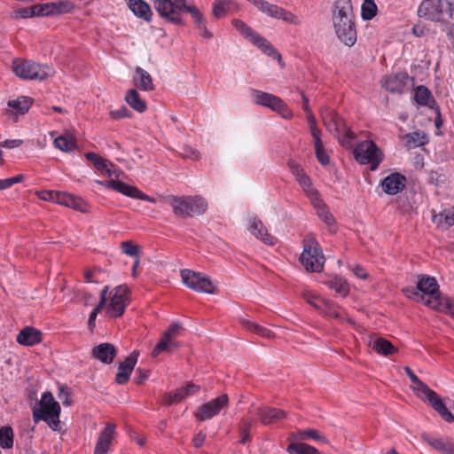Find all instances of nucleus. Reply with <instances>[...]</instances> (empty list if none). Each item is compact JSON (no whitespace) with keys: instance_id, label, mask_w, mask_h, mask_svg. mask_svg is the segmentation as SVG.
Instances as JSON below:
<instances>
[{"instance_id":"obj_1","label":"nucleus","mask_w":454,"mask_h":454,"mask_svg":"<svg viewBox=\"0 0 454 454\" xmlns=\"http://www.w3.org/2000/svg\"><path fill=\"white\" fill-rule=\"evenodd\" d=\"M333 23L339 40L348 47L353 46L356 42V30L351 0L334 3Z\"/></svg>"},{"instance_id":"obj_2","label":"nucleus","mask_w":454,"mask_h":454,"mask_svg":"<svg viewBox=\"0 0 454 454\" xmlns=\"http://www.w3.org/2000/svg\"><path fill=\"white\" fill-rule=\"evenodd\" d=\"M407 376L413 383V391L423 401H427L435 410L439 415L447 422L454 421V416L445 406L439 395L432 389H430L425 383H423L412 372V370L405 366L403 368Z\"/></svg>"},{"instance_id":"obj_3","label":"nucleus","mask_w":454,"mask_h":454,"mask_svg":"<svg viewBox=\"0 0 454 454\" xmlns=\"http://www.w3.org/2000/svg\"><path fill=\"white\" fill-rule=\"evenodd\" d=\"M167 201L174 214L182 218L202 215L207 209V201L200 195L169 196Z\"/></svg>"},{"instance_id":"obj_4","label":"nucleus","mask_w":454,"mask_h":454,"mask_svg":"<svg viewBox=\"0 0 454 454\" xmlns=\"http://www.w3.org/2000/svg\"><path fill=\"white\" fill-rule=\"evenodd\" d=\"M59 414L60 406L50 392L43 393L37 406L33 409L35 423L43 420L54 431L59 428Z\"/></svg>"},{"instance_id":"obj_5","label":"nucleus","mask_w":454,"mask_h":454,"mask_svg":"<svg viewBox=\"0 0 454 454\" xmlns=\"http://www.w3.org/2000/svg\"><path fill=\"white\" fill-rule=\"evenodd\" d=\"M405 295L421 301L427 307L433 309L429 303L432 300L442 302L445 297H442L439 293V285L433 277L422 276L419 278L416 288H405Z\"/></svg>"},{"instance_id":"obj_6","label":"nucleus","mask_w":454,"mask_h":454,"mask_svg":"<svg viewBox=\"0 0 454 454\" xmlns=\"http://www.w3.org/2000/svg\"><path fill=\"white\" fill-rule=\"evenodd\" d=\"M453 5L449 0H424L418 15L431 21L446 22L453 19Z\"/></svg>"},{"instance_id":"obj_7","label":"nucleus","mask_w":454,"mask_h":454,"mask_svg":"<svg viewBox=\"0 0 454 454\" xmlns=\"http://www.w3.org/2000/svg\"><path fill=\"white\" fill-rule=\"evenodd\" d=\"M12 72L24 80H44L53 74L48 66H42L31 60L17 59L12 61Z\"/></svg>"},{"instance_id":"obj_8","label":"nucleus","mask_w":454,"mask_h":454,"mask_svg":"<svg viewBox=\"0 0 454 454\" xmlns=\"http://www.w3.org/2000/svg\"><path fill=\"white\" fill-rule=\"evenodd\" d=\"M300 260L308 271L319 272L323 270L325 256L319 244L314 238H308L305 240Z\"/></svg>"},{"instance_id":"obj_9","label":"nucleus","mask_w":454,"mask_h":454,"mask_svg":"<svg viewBox=\"0 0 454 454\" xmlns=\"http://www.w3.org/2000/svg\"><path fill=\"white\" fill-rule=\"evenodd\" d=\"M234 27L247 40L252 42L254 45L259 47L268 56L276 58L281 63V55L277 50L268 42L265 38L261 36L254 31L249 26L240 20H234L232 21Z\"/></svg>"},{"instance_id":"obj_10","label":"nucleus","mask_w":454,"mask_h":454,"mask_svg":"<svg viewBox=\"0 0 454 454\" xmlns=\"http://www.w3.org/2000/svg\"><path fill=\"white\" fill-rule=\"evenodd\" d=\"M355 159L361 164H369L375 170L383 160V154L376 144L371 140L359 143L354 150Z\"/></svg>"},{"instance_id":"obj_11","label":"nucleus","mask_w":454,"mask_h":454,"mask_svg":"<svg viewBox=\"0 0 454 454\" xmlns=\"http://www.w3.org/2000/svg\"><path fill=\"white\" fill-rule=\"evenodd\" d=\"M159 15L174 24H181L182 15L186 7L185 0H153Z\"/></svg>"},{"instance_id":"obj_12","label":"nucleus","mask_w":454,"mask_h":454,"mask_svg":"<svg viewBox=\"0 0 454 454\" xmlns=\"http://www.w3.org/2000/svg\"><path fill=\"white\" fill-rule=\"evenodd\" d=\"M129 303V289L126 286H118L106 292L105 305L107 314L112 317H121Z\"/></svg>"},{"instance_id":"obj_13","label":"nucleus","mask_w":454,"mask_h":454,"mask_svg":"<svg viewBox=\"0 0 454 454\" xmlns=\"http://www.w3.org/2000/svg\"><path fill=\"white\" fill-rule=\"evenodd\" d=\"M251 97L255 105L269 107L278 112L285 119L293 117L292 111L284 101L273 94L253 89L251 90Z\"/></svg>"},{"instance_id":"obj_14","label":"nucleus","mask_w":454,"mask_h":454,"mask_svg":"<svg viewBox=\"0 0 454 454\" xmlns=\"http://www.w3.org/2000/svg\"><path fill=\"white\" fill-rule=\"evenodd\" d=\"M180 276L183 283L190 289L210 294L215 293L213 283L202 273L184 269L180 271Z\"/></svg>"},{"instance_id":"obj_15","label":"nucleus","mask_w":454,"mask_h":454,"mask_svg":"<svg viewBox=\"0 0 454 454\" xmlns=\"http://www.w3.org/2000/svg\"><path fill=\"white\" fill-rule=\"evenodd\" d=\"M95 182L101 186L114 190L127 197L141 200L151 203L156 202L155 199L142 192L137 187L127 184L121 181L112 179L109 181L96 180Z\"/></svg>"},{"instance_id":"obj_16","label":"nucleus","mask_w":454,"mask_h":454,"mask_svg":"<svg viewBox=\"0 0 454 454\" xmlns=\"http://www.w3.org/2000/svg\"><path fill=\"white\" fill-rule=\"evenodd\" d=\"M229 397L223 394L215 399L199 406L195 412V418L200 421L211 419L220 413V411L228 406Z\"/></svg>"},{"instance_id":"obj_17","label":"nucleus","mask_w":454,"mask_h":454,"mask_svg":"<svg viewBox=\"0 0 454 454\" xmlns=\"http://www.w3.org/2000/svg\"><path fill=\"white\" fill-rule=\"evenodd\" d=\"M292 174L301 187L302 191L309 200H316L318 192L313 187L310 177L306 174L304 169L296 162L290 161L288 163Z\"/></svg>"},{"instance_id":"obj_18","label":"nucleus","mask_w":454,"mask_h":454,"mask_svg":"<svg viewBox=\"0 0 454 454\" xmlns=\"http://www.w3.org/2000/svg\"><path fill=\"white\" fill-rule=\"evenodd\" d=\"M320 116L326 129L339 137L343 128H346L341 118L332 109L323 107L320 110Z\"/></svg>"},{"instance_id":"obj_19","label":"nucleus","mask_w":454,"mask_h":454,"mask_svg":"<svg viewBox=\"0 0 454 454\" xmlns=\"http://www.w3.org/2000/svg\"><path fill=\"white\" fill-rule=\"evenodd\" d=\"M116 434V426L107 423L100 432L95 445L94 454H106Z\"/></svg>"},{"instance_id":"obj_20","label":"nucleus","mask_w":454,"mask_h":454,"mask_svg":"<svg viewBox=\"0 0 454 454\" xmlns=\"http://www.w3.org/2000/svg\"><path fill=\"white\" fill-rule=\"evenodd\" d=\"M254 414L264 426L276 423L286 418V412L285 411L269 406L257 408L254 411Z\"/></svg>"},{"instance_id":"obj_21","label":"nucleus","mask_w":454,"mask_h":454,"mask_svg":"<svg viewBox=\"0 0 454 454\" xmlns=\"http://www.w3.org/2000/svg\"><path fill=\"white\" fill-rule=\"evenodd\" d=\"M247 229L252 235L264 244L271 246L276 243V239L268 233V230L263 223L256 216H252L248 219Z\"/></svg>"},{"instance_id":"obj_22","label":"nucleus","mask_w":454,"mask_h":454,"mask_svg":"<svg viewBox=\"0 0 454 454\" xmlns=\"http://www.w3.org/2000/svg\"><path fill=\"white\" fill-rule=\"evenodd\" d=\"M410 77L405 73H398L385 76L382 81V86L389 92H403L408 85Z\"/></svg>"},{"instance_id":"obj_23","label":"nucleus","mask_w":454,"mask_h":454,"mask_svg":"<svg viewBox=\"0 0 454 454\" xmlns=\"http://www.w3.org/2000/svg\"><path fill=\"white\" fill-rule=\"evenodd\" d=\"M138 352L133 351L123 362L119 364V372L116 374L115 380L122 385L128 382L129 376L137 362Z\"/></svg>"},{"instance_id":"obj_24","label":"nucleus","mask_w":454,"mask_h":454,"mask_svg":"<svg viewBox=\"0 0 454 454\" xmlns=\"http://www.w3.org/2000/svg\"><path fill=\"white\" fill-rule=\"evenodd\" d=\"M421 438L424 442L442 454H454V441L451 439L431 437L427 434H422Z\"/></svg>"},{"instance_id":"obj_25","label":"nucleus","mask_w":454,"mask_h":454,"mask_svg":"<svg viewBox=\"0 0 454 454\" xmlns=\"http://www.w3.org/2000/svg\"><path fill=\"white\" fill-rule=\"evenodd\" d=\"M116 353L117 350L113 344L100 343L92 348L91 356L103 364H110L114 361Z\"/></svg>"},{"instance_id":"obj_26","label":"nucleus","mask_w":454,"mask_h":454,"mask_svg":"<svg viewBox=\"0 0 454 454\" xmlns=\"http://www.w3.org/2000/svg\"><path fill=\"white\" fill-rule=\"evenodd\" d=\"M405 178L399 173H394L383 179L382 190L389 195H395L404 188Z\"/></svg>"},{"instance_id":"obj_27","label":"nucleus","mask_w":454,"mask_h":454,"mask_svg":"<svg viewBox=\"0 0 454 454\" xmlns=\"http://www.w3.org/2000/svg\"><path fill=\"white\" fill-rule=\"evenodd\" d=\"M16 340L23 346H34L42 341V333L34 327L27 326L19 333Z\"/></svg>"},{"instance_id":"obj_28","label":"nucleus","mask_w":454,"mask_h":454,"mask_svg":"<svg viewBox=\"0 0 454 454\" xmlns=\"http://www.w3.org/2000/svg\"><path fill=\"white\" fill-rule=\"evenodd\" d=\"M369 347L381 356H390L398 351V349L392 345V343L380 337H371Z\"/></svg>"},{"instance_id":"obj_29","label":"nucleus","mask_w":454,"mask_h":454,"mask_svg":"<svg viewBox=\"0 0 454 454\" xmlns=\"http://www.w3.org/2000/svg\"><path fill=\"white\" fill-rule=\"evenodd\" d=\"M129 10L138 18L146 21L152 19V10L147 3L143 0H125Z\"/></svg>"},{"instance_id":"obj_30","label":"nucleus","mask_w":454,"mask_h":454,"mask_svg":"<svg viewBox=\"0 0 454 454\" xmlns=\"http://www.w3.org/2000/svg\"><path fill=\"white\" fill-rule=\"evenodd\" d=\"M433 223L437 228L447 230L454 225V207L449 209H445L439 214H434L432 215Z\"/></svg>"},{"instance_id":"obj_31","label":"nucleus","mask_w":454,"mask_h":454,"mask_svg":"<svg viewBox=\"0 0 454 454\" xmlns=\"http://www.w3.org/2000/svg\"><path fill=\"white\" fill-rule=\"evenodd\" d=\"M133 81L134 84L143 90L148 91L154 89L150 74L141 67L136 68Z\"/></svg>"},{"instance_id":"obj_32","label":"nucleus","mask_w":454,"mask_h":454,"mask_svg":"<svg viewBox=\"0 0 454 454\" xmlns=\"http://www.w3.org/2000/svg\"><path fill=\"white\" fill-rule=\"evenodd\" d=\"M288 439L292 441H304L307 439H311L322 442L324 443H328V440L323 434H321L319 431L312 428L299 430L296 433H292L290 434Z\"/></svg>"},{"instance_id":"obj_33","label":"nucleus","mask_w":454,"mask_h":454,"mask_svg":"<svg viewBox=\"0 0 454 454\" xmlns=\"http://www.w3.org/2000/svg\"><path fill=\"white\" fill-rule=\"evenodd\" d=\"M32 98L28 97H20L15 100H10L8 106L9 114H25L32 105Z\"/></svg>"},{"instance_id":"obj_34","label":"nucleus","mask_w":454,"mask_h":454,"mask_svg":"<svg viewBox=\"0 0 454 454\" xmlns=\"http://www.w3.org/2000/svg\"><path fill=\"white\" fill-rule=\"evenodd\" d=\"M184 12H187L191 14L192 17L196 27L199 30H200L205 37L210 38L212 36V34L207 29L205 20L203 17V14L200 12V11L196 6H188L186 4V7L184 8Z\"/></svg>"},{"instance_id":"obj_35","label":"nucleus","mask_w":454,"mask_h":454,"mask_svg":"<svg viewBox=\"0 0 454 454\" xmlns=\"http://www.w3.org/2000/svg\"><path fill=\"white\" fill-rule=\"evenodd\" d=\"M253 4L262 13L275 19H278L282 7L269 3L266 0H252Z\"/></svg>"},{"instance_id":"obj_36","label":"nucleus","mask_w":454,"mask_h":454,"mask_svg":"<svg viewBox=\"0 0 454 454\" xmlns=\"http://www.w3.org/2000/svg\"><path fill=\"white\" fill-rule=\"evenodd\" d=\"M240 323L246 330L252 332L259 336H262L266 339H272L274 337V333L270 329L260 325H257L256 323L252 322L249 319L241 318Z\"/></svg>"},{"instance_id":"obj_37","label":"nucleus","mask_w":454,"mask_h":454,"mask_svg":"<svg viewBox=\"0 0 454 454\" xmlns=\"http://www.w3.org/2000/svg\"><path fill=\"white\" fill-rule=\"evenodd\" d=\"M179 347V344L176 340L162 335L161 339L152 351L153 357L158 356L161 352H173Z\"/></svg>"},{"instance_id":"obj_38","label":"nucleus","mask_w":454,"mask_h":454,"mask_svg":"<svg viewBox=\"0 0 454 454\" xmlns=\"http://www.w3.org/2000/svg\"><path fill=\"white\" fill-rule=\"evenodd\" d=\"M54 145L62 152L69 153L75 149L77 145L75 138L71 134L65 133L54 139Z\"/></svg>"},{"instance_id":"obj_39","label":"nucleus","mask_w":454,"mask_h":454,"mask_svg":"<svg viewBox=\"0 0 454 454\" xmlns=\"http://www.w3.org/2000/svg\"><path fill=\"white\" fill-rule=\"evenodd\" d=\"M405 146L408 149L422 146L427 143V137L423 131H414L403 137Z\"/></svg>"},{"instance_id":"obj_40","label":"nucleus","mask_w":454,"mask_h":454,"mask_svg":"<svg viewBox=\"0 0 454 454\" xmlns=\"http://www.w3.org/2000/svg\"><path fill=\"white\" fill-rule=\"evenodd\" d=\"M125 100L129 106L138 113H143L146 109V103L143 100L135 89L129 90L125 96Z\"/></svg>"},{"instance_id":"obj_41","label":"nucleus","mask_w":454,"mask_h":454,"mask_svg":"<svg viewBox=\"0 0 454 454\" xmlns=\"http://www.w3.org/2000/svg\"><path fill=\"white\" fill-rule=\"evenodd\" d=\"M309 200L313 204L314 207L316 208L318 216L322 220H324L328 225H331L333 223V217L331 215V213L329 212L325 204L320 199L319 194L317 195L316 200Z\"/></svg>"},{"instance_id":"obj_42","label":"nucleus","mask_w":454,"mask_h":454,"mask_svg":"<svg viewBox=\"0 0 454 454\" xmlns=\"http://www.w3.org/2000/svg\"><path fill=\"white\" fill-rule=\"evenodd\" d=\"M326 284L329 288L334 290L337 294L343 297L349 294L348 283L342 278L335 276L329 279Z\"/></svg>"},{"instance_id":"obj_43","label":"nucleus","mask_w":454,"mask_h":454,"mask_svg":"<svg viewBox=\"0 0 454 454\" xmlns=\"http://www.w3.org/2000/svg\"><path fill=\"white\" fill-rule=\"evenodd\" d=\"M286 451L289 454H320L317 449L303 442H291Z\"/></svg>"},{"instance_id":"obj_44","label":"nucleus","mask_w":454,"mask_h":454,"mask_svg":"<svg viewBox=\"0 0 454 454\" xmlns=\"http://www.w3.org/2000/svg\"><path fill=\"white\" fill-rule=\"evenodd\" d=\"M232 6V0H215L213 4V15L216 18L223 17L231 11Z\"/></svg>"},{"instance_id":"obj_45","label":"nucleus","mask_w":454,"mask_h":454,"mask_svg":"<svg viewBox=\"0 0 454 454\" xmlns=\"http://www.w3.org/2000/svg\"><path fill=\"white\" fill-rule=\"evenodd\" d=\"M429 303L433 306V309L450 314L454 317V301L445 297L442 302L432 300Z\"/></svg>"},{"instance_id":"obj_46","label":"nucleus","mask_w":454,"mask_h":454,"mask_svg":"<svg viewBox=\"0 0 454 454\" xmlns=\"http://www.w3.org/2000/svg\"><path fill=\"white\" fill-rule=\"evenodd\" d=\"M415 101L421 106H429L434 101L430 90L425 86H419L414 94Z\"/></svg>"},{"instance_id":"obj_47","label":"nucleus","mask_w":454,"mask_h":454,"mask_svg":"<svg viewBox=\"0 0 454 454\" xmlns=\"http://www.w3.org/2000/svg\"><path fill=\"white\" fill-rule=\"evenodd\" d=\"M303 298L305 301L316 308L317 309L320 310V309H323V307L330 308V301L324 299L317 294H314L310 292H305L303 294Z\"/></svg>"},{"instance_id":"obj_48","label":"nucleus","mask_w":454,"mask_h":454,"mask_svg":"<svg viewBox=\"0 0 454 454\" xmlns=\"http://www.w3.org/2000/svg\"><path fill=\"white\" fill-rule=\"evenodd\" d=\"M13 445V430L11 427L0 428V446L3 449H10Z\"/></svg>"},{"instance_id":"obj_49","label":"nucleus","mask_w":454,"mask_h":454,"mask_svg":"<svg viewBox=\"0 0 454 454\" xmlns=\"http://www.w3.org/2000/svg\"><path fill=\"white\" fill-rule=\"evenodd\" d=\"M377 10L374 0H364L361 7V16L364 20H370L376 16Z\"/></svg>"},{"instance_id":"obj_50","label":"nucleus","mask_w":454,"mask_h":454,"mask_svg":"<svg viewBox=\"0 0 454 454\" xmlns=\"http://www.w3.org/2000/svg\"><path fill=\"white\" fill-rule=\"evenodd\" d=\"M108 290V286H105L104 289L100 293V301L99 303L94 308V309L91 311L90 317H89V326L93 327L95 325V320L98 314V312L101 311V309L105 307L106 303V292Z\"/></svg>"},{"instance_id":"obj_51","label":"nucleus","mask_w":454,"mask_h":454,"mask_svg":"<svg viewBox=\"0 0 454 454\" xmlns=\"http://www.w3.org/2000/svg\"><path fill=\"white\" fill-rule=\"evenodd\" d=\"M254 420L252 419H242L239 430L241 436L240 443L245 444L250 441V430Z\"/></svg>"},{"instance_id":"obj_52","label":"nucleus","mask_w":454,"mask_h":454,"mask_svg":"<svg viewBox=\"0 0 454 454\" xmlns=\"http://www.w3.org/2000/svg\"><path fill=\"white\" fill-rule=\"evenodd\" d=\"M85 158L90 161L96 169H98L100 172H104V168H106V164L107 162V160L102 158L100 155L95 153H86L84 154Z\"/></svg>"},{"instance_id":"obj_53","label":"nucleus","mask_w":454,"mask_h":454,"mask_svg":"<svg viewBox=\"0 0 454 454\" xmlns=\"http://www.w3.org/2000/svg\"><path fill=\"white\" fill-rule=\"evenodd\" d=\"M121 252L129 256L138 258L140 247L132 241L127 240L121 244Z\"/></svg>"},{"instance_id":"obj_54","label":"nucleus","mask_w":454,"mask_h":454,"mask_svg":"<svg viewBox=\"0 0 454 454\" xmlns=\"http://www.w3.org/2000/svg\"><path fill=\"white\" fill-rule=\"evenodd\" d=\"M279 14L280 15H279L278 19L284 20L285 22H286L288 24L294 25V26L301 25V20L297 15H295L294 13H293L284 8H282V11Z\"/></svg>"},{"instance_id":"obj_55","label":"nucleus","mask_w":454,"mask_h":454,"mask_svg":"<svg viewBox=\"0 0 454 454\" xmlns=\"http://www.w3.org/2000/svg\"><path fill=\"white\" fill-rule=\"evenodd\" d=\"M53 3H54L55 15L68 13V12H72L74 7V4L67 0L58 1V2H53Z\"/></svg>"},{"instance_id":"obj_56","label":"nucleus","mask_w":454,"mask_h":454,"mask_svg":"<svg viewBox=\"0 0 454 454\" xmlns=\"http://www.w3.org/2000/svg\"><path fill=\"white\" fill-rule=\"evenodd\" d=\"M186 397L184 387L177 389L174 394H167L164 397L166 404L170 405L176 403Z\"/></svg>"},{"instance_id":"obj_57","label":"nucleus","mask_w":454,"mask_h":454,"mask_svg":"<svg viewBox=\"0 0 454 454\" xmlns=\"http://www.w3.org/2000/svg\"><path fill=\"white\" fill-rule=\"evenodd\" d=\"M36 16H52L55 15L54 3H47L43 4H35Z\"/></svg>"},{"instance_id":"obj_58","label":"nucleus","mask_w":454,"mask_h":454,"mask_svg":"<svg viewBox=\"0 0 454 454\" xmlns=\"http://www.w3.org/2000/svg\"><path fill=\"white\" fill-rule=\"evenodd\" d=\"M14 18L27 19L36 17L35 5L16 10L13 13Z\"/></svg>"},{"instance_id":"obj_59","label":"nucleus","mask_w":454,"mask_h":454,"mask_svg":"<svg viewBox=\"0 0 454 454\" xmlns=\"http://www.w3.org/2000/svg\"><path fill=\"white\" fill-rule=\"evenodd\" d=\"M314 146H315L316 157H317V160H318V162H320L324 166L328 165L330 163V158L324 148V145L321 144V145H317Z\"/></svg>"},{"instance_id":"obj_60","label":"nucleus","mask_w":454,"mask_h":454,"mask_svg":"<svg viewBox=\"0 0 454 454\" xmlns=\"http://www.w3.org/2000/svg\"><path fill=\"white\" fill-rule=\"evenodd\" d=\"M320 311L327 315L328 317L336 318L338 320H342L344 317L341 313L338 310L336 305L330 301V308L323 307L320 309Z\"/></svg>"},{"instance_id":"obj_61","label":"nucleus","mask_w":454,"mask_h":454,"mask_svg":"<svg viewBox=\"0 0 454 454\" xmlns=\"http://www.w3.org/2000/svg\"><path fill=\"white\" fill-rule=\"evenodd\" d=\"M22 179L23 176L21 175H18L6 179H0V190H6L14 184L20 183Z\"/></svg>"},{"instance_id":"obj_62","label":"nucleus","mask_w":454,"mask_h":454,"mask_svg":"<svg viewBox=\"0 0 454 454\" xmlns=\"http://www.w3.org/2000/svg\"><path fill=\"white\" fill-rule=\"evenodd\" d=\"M68 207L82 213L88 212L87 204L79 197L74 196Z\"/></svg>"},{"instance_id":"obj_63","label":"nucleus","mask_w":454,"mask_h":454,"mask_svg":"<svg viewBox=\"0 0 454 454\" xmlns=\"http://www.w3.org/2000/svg\"><path fill=\"white\" fill-rule=\"evenodd\" d=\"M73 197H74V195L67 193V192H56L55 202L58 204L68 207Z\"/></svg>"},{"instance_id":"obj_64","label":"nucleus","mask_w":454,"mask_h":454,"mask_svg":"<svg viewBox=\"0 0 454 454\" xmlns=\"http://www.w3.org/2000/svg\"><path fill=\"white\" fill-rule=\"evenodd\" d=\"M180 328L181 327L178 324H172L163 334L171 340H175L176 337L179 334Z\"/></svg>"}]
</instances>
